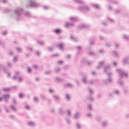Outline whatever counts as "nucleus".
Returning <instances> with one entry per match:
<instances>
[{"label":"nucleus","instance_id":"f257e3e1","mask_svg":"<svg viewBox=\"0 0 129 129\" xmlns=\"http://www.w3.org/2000/svg\"><path fill=\"white\" fill-rule=\"evenodd\" d=\"M101 67H103L104 73H107L109 76L112 75V73L110 72V66H104V61L100 62L97 68V69H99L100 68H101Z\"/></svg>","mask_w":129,"mask_h":129},{"label":"nucleus","instance_id":"412c9836","mask_svg":"<svg viewBox=\"0 0 129 129\" xmlns=\"http://www.w3.org/2000/svg\"><path fill=\"white\" fill-rule=\"evenodd\" d=\"M70 20L72 22H76L78 19L76 17H71L70 18Z\"/></svg>","mask_w":129,"mask_h":129},{"label":"nucleus","instance_id":"9d476101","mask_svg":"<svg viewBox=\"0 0 129 129\" xmlns=\"http://www.w3.org/2000/svg\"><path fill=\"white\" fill-rule=\"evenodd\" d=\"M52 97H53V100H54V101H58L60 100V97H59V96L54 95H53Z\"/></svg>","mask_w":129,"mask_h":129},{"label":"nucleus","instance_id":"72a5a7b5","mask_svg":"<svg viewBox=\"0 0 129 129\" xmlns=\"http://www.w3.org/2000/svg\"><path fill=\"white\" fill-rule=\"evenodd\" d=\"M27 51H30V52H33V48H32L30 47H27Z\"/></svg>","mask_w":129,"mask_h":129},{"label":"nucleus","instance_id":"774afa93","mask_svg":"<svg viewBox=\"0 0 129 129\" xmlns=\"http://www.w3.org/2000/svg\"><path fill=\"white\" fill-rule=\"evenodd\" d=\"M129 117V114H126V118H128Z\"/></svg>","mask_w":129,"mask_h":129},{"label":"nucleus","instance_id":"3c124183","mask_svg":"<svg viewBox=\"0 0 129 129\" xmlns=\"http://www.w3.org/2000/svg\"><path fill=\"white\" fill-rule=\"evenodd\" d=\"M17 60H18V58L17 57V56H15L14 58L13 61H14V62H17Z\"/></svg>","mask_w":129,"mask_h":129},{"label":"nucleus","instance_id":"393cba45","mask_svg":"<svg viewBox=\"0 0 129 129\" xmlns=\"http://www.w3.org/2000/svg\"><path fill=\"white\" fill-rule=\"evenodd\" d=\"M123 39L125 40H128L129 39V36L126 35H123Z\"/></svg>","mask_w":129,"mask_h":129},{"label":"nucleus","instance_id":"1a4fd4ad","mask_svg":"<svg viewBox=\"0 0 129 129\" xmlns=\"http://www.w3.org/2000/svg\"><path fill=\"white\" fill-rule=\"evenodd\" d=\"M76 128L77 129H82V125L80 122H76L75 124Z\"/></svg>","mask_w":129,"mask_h":129},{"label":"nucleus","instance_id":"de8ad7c7","mask_svg":"<svg viewBox=\"0 0 129 129\" xmlns=\"http://www.w3.org/2000/svg\"><path fill=\"white\" fill-rule=\"evenodd\" d=\"M51 73H52V71H46L45 72V74H51Z\"/></svg>","mask_w":129,"mask_h":129},{"label":"nucleus","instance_id":"7ed1b4c3","mask_svg":"<svg viewBox=\"0 0 129 129\" xmlns=\"http://www.w3.org/2000/svg\"><path fill=\"white\" fill-rule=\"evenodd\" d=\"M23 12H24V10H23V9L21 8H18L14 10V14H15L17 17H21Z\"/></svg>","mask_w":129,"mask_h":129},{"label":"nucleus","instance_id":"dca6fc26","mask_svg":"<svg viewBox=\"0 0 129 129\" xmlns=\"http://www.w3.org/2000/svg\"><path fill=\"white\" fill-rule=\"evenodd\" d=\"M74 119H77V118H79V112H77L73 116Z\"/></svg>","mask_w":129,"mask_h":129},{"label":"nucleus","instance_id":"13d9d810","mask_svg":"<svg viewBox=\"0 0 129 129\" xmlns=\"http://www.w3.org/2000/svg\"><path fill=\"white\" fill-rule=\"evenodd\" d=\"M13 101L14 104H17V102H16V98H13Z\"/></svg>","mask_w":129,"mask_h":129},{"label":"nucleus","instance_id":"bf43d9fd","mask_svg":"<svg viewBox=\"0 0 129 129\" xmlns=\"http://www.w3.org/2000/svg\"><path fill=\"white\" fill-rule=\"evenodd\" d=\"M27 71L28 72H29V73H30L31 72V71H32V69H31V68H28L27 69Z\"/></svg>","mask_w":129,"mask_h":129},{"label":"nucleus","instance_id":"4d7b16f0","mask_svg":"<svg viewBox=\"0 0 129 129\" xmlns=\"http://www.w3.org/2000/svg\"><path fill=\"white\" fill-rule=\"evenodd\" d=\"M90 45H93V44H94V40H91L90 41Z\"/></svg>","mask_w":129,"mask_h":129},{"label":"nucleus","instance_id":"2f4dec72","mask_svg":"<svg viewBox=\"0 0 129 129\" xmlns=\"http://www.w3.org/2000/svg\"><path fill=\"white\" fill-rule=\"evenodd\" d=\"M66 98L67 100H70V96L68 94H66Z\"/></svg>","mask_w":129,"mask_h":129},{"label":"nucleus","instance_id":"e433bc0d","mask_svg":"<svg viewBox=\"0 0 129 129\" xmlns=\"http://www.w3.org/2000/svg\"><path fill=\"white\" fill-rule=\"evenodd\" d=\"M67 112H68V116H71V112L69 110H67Z\"/></svg>","mask_w":129,"mask_h":129},{"label":"nucleus","instance_id":"5701e85b","mask_svg":"<svg viewBox=\"0 0 129 129\" xmlns=\"http://www.w3.org/2000/svg\"><path fill=\"white\" fill-rule=\"evenodd\" d=\"M112 54L113 55V56H115V57H118L119 56V54L117 52L115 51H114L112 52Z\"/></svg>","mask_w":129,"mask_h":129},{"label":"nucleus","instance_id":"603ef678","mask_svg":"<svg viewBox=\"0 0 129 129\" xmlns=\"http://www.w3.org/2000/svg\"><path fill=\"white\" fill-rule=\"evenodd\" d=\"M33 100L35 102H38V98H37L36 97H34Z\"/></svg>","mask_w":129,"mask_h":129},{"label":"nucleus","instance_id":"0e129e2a","mask_svg":"<svg viewBox=\"0 0 129 129\" xmlns=\"http://www.w3.org/2000/svg\"><path fill=\"white\" fill-rule=\"evenodd\" d=\"M90 84L91 85L94 84V81H91L90 82Z\"/></svg>","mask_w":129,"mask_h":129},{"label":"nucleus","instance_id":"39448f33","mask_svg":"<svg viewBox=\"0 0 129 129\" xmlns=\"http://www.w3.org/2000/svg\"><path fill=\"white\" fill-rule=\"evenodd\" d=\"M29 5L26 6V8H29V7H31L32 8H35L36 7H38L39 6V4L37 3L36 1L31 0L29 2Z\"/></svg>","mask_w":129,"mask_h":129},{"label":"nucleus","instance_id":"6ab92c4d","mask_svg":"<svg viewBox=\"0 0 129 129\" xmlns=\"http://www.w3.org/2000/svg\"><path fill=\"white\" fill-rule=\"evenodd\" d=\"M83 28H88V26L86 25V24H83L80 26H79V29H81Z\"/></svg>","mask_w":129,"mask_h":129},{"label":"nucleus","instance_id":"a878e982","mask_svg":"<svg viewBox=\"0 0 129 129\" xmlns=\"http://www.w3.org/2000/svg\"><path fill=\"white\" fill-rule=\"evenodd\" d=\"M87 109L88 110H92V106L91 104H88Z\"/></svg>","mask_w":129,"mask_h":129},{"label":"nucleus","instance_id":"6e6552de","mask_svg":"<svg viewBox=\"0 0 129 129\" xmlns=\"http://www.w3.org/2000/svg\"><path fill=\"white\" fill-rule=\"evenodd\" d=\"M101 126H103V127H105L106 126H108V121L107 120H104L102 121L101 123Z\"/></svg>","mask_w":129,"mask_h":129},{"label":"nucleus","instance_id":"7c9ffc66","mask_svg":"<svg viewBox=\"0 0 129 129\" xmlns=\"http://www.w3.org/2000/svg\"><path fill=\"white\" fill-rule=\"evenodd\" d=\"M10 108L12 109L14 111H17V108L15 107L14 106L10 105Z\"/></svg>","mask_w":129,"mask_h":129},{"label":"nucleus","instance_id":"864d4df0","mask_svg":"<svg viewBox=\"0 0 129 129\" xmlns=\"http://www.w3.org/2000/svg\"><path fill=\"white\" fill-rule=\"evenodd\" d=\"M7 65L9 67H12V63L10 62H7Z\"/></svg>","mask_w":129,"mask_h":129},{"label":"nucleus","instance_id":"cd10ccee","mask_svg":"<svg viewBox=\"0 0 129 129\" xmlns=\"http://www.w3.org/2000/svg\"><path fill=\"white\" fill-rule=\"evenodd\" d=\"M38 44H40L41 46H43L44 45V42L42 40H38L37 41Z\"/></svg>","mask_w":129,"mask_h":129},{"label":"nucleus","instance_id":"c85d7f7f","mask_svg":"<svg viewBox=\"0 0 129 129\" xmlns=\"http://www.w3.org/2000/svg\"><path fill=\"white\" fill-rule=\"evenodd\" d=\"M40 97L42 100H46V96L45 95H41Z\"/></svg>","mask_w":129,"mask_h":129},{"label":"nucleus","instance_id":"680f3d73","mask_svg":"<svg viewBox=\"0 0 129 129\" xmlns=\"http://www.w3.org/2000/svg\"><path fill=\"white\" fill-rule=\"evenodd\" d=\"M89 55H94V53H93L92 51H90L89 52Z\"/></svg>","mask_w":129,"mask_h":129},{"label":"nucleus","instance_id":"8fccbe9b","mask_svg":"<svg viewBox=\"0 0 129 129\" xmlns=\"http://www.w3.org/2000/svg\"><path fill=\"white\" fill-rule=\"evenodd\" d=\"M26 109H27L28 110H30V106H29V105H26L25 106Z\"/></svg>","mask_w":129,"mask_h":129},{"label":"nucleus","instance_id":"9b49d317","mask_svg":"<svg viewBox=\"0 0 129 129\" xmlns=\"http://www.w3.org/2000/svg\"><path fill=\"white\" fill-rule=\"evenodd\" d=\"M82 81L84 83V84H87V83H88V82L86 80V76H84L82 77Z\"/></svg>","mask_w":129,"mask_h":129},{"label":"nucleus","instance_id":"e2e57ef3","mask_svg":"<svg viewBox=\"0 0 129 129\" xmlns=\"http://www.w3.org/2000/svg\"><path fill=\"white\" fill-rule=\"evenodd\" d=\"M43 9H44V10H48V9H49V7H48L47 6H43Z\"/></svg>","mask_w":129,"mask_h":129},{"label":"nucleus","instance_id":"c9c22d12","mask_svg":"<svg viewBox=\"0 0 129 129\" xmlns=\"http://www.w3.org/2000/svg\"><path fill=\"white\" fill-rule=\"evenodd\" d=\"M9 117L11 119H15V118H16V117H15V116H14V115H9Z\"/></svg>","mask_w":129,"mask_h":129},{"label":"nucleus","instance_id":"052dcab7","mask_svg":"<svg viewBox=\"0 0 129 129\" xmlns=\"http://www.w3.org/2000/svg\"><path fill=\"white\" fill-rule=\"evenodd\" d=\"M2 69H4V65L3 64L0 65V70H2Z\"/></svg>","mask_w":129,"mask_h":129},{"label":"nucleus","instance_id":"c756f323","mask_svg":"<svg viewBox=\"0 0 129 129\" xmlns=\"http://www.w3.org/2000/svg\"><path fill=\"white\" fill-rule=\"evenodd\" d=\"M66 86H68V87H70V88H72V87H73V85L71 83H68Z\"/></svg>","mask_w":129,"mask_h":129},{"label":"nucleus","instance_id":"b1692460","mask_svg":"<svg viewBox=\"0 0 129 129\" xmlns=\"http://www.w3.org/2000/svg\"><path fill=\"white\" fill-rule=\"evenodd\" d=\"M71 40H72V41H74V42H78V41L77 38H74V37H73V36H71Z\"/></svg>","mask_w":129,"mask_h":129},{"label":"nucleus","instance_id":"09e8293b","mask_svg":"<svg viewBox=\"0 0 129 129\" xmlns=\"http://www.w3.org/2000/svg\"><path fill=\"white\" fill-rule=\"evenodd\" d=\"M55 33H56V34H59V33H60V30H59V29H56V30H55Z\"/></svg>","mask_w":129,"mask_h":129},{"label":"nucleus","instance_id":"473e14b6","mask_svg":"<svg viewBox=\"0 0 129 129\" xmlns=\"http://www.w3.org/2000/svg\"><path fill=\"white\" fill-rule=\"evenodd\" d=\"M60 70H61V69L57 68L55 69V73H58V72H60Z\"/></svg>","mask_w":129,"mask_h":129},{"label":"nucleus","instance_id":"4c0bfd02","mask_svg":"<svg viewBox=\"0 0 129 129\" xmlns=\"http://www.w3.org/2000/svg\"><path fill=\"white\" fill-rule=\"evenodd\" d=\"M96 120H97V121H99V122H100V121H101V117H97L96 118Z\"/></svg>","mask_w":129,"mask_h":129},{"label":"nucleus","instance_id":"ddd939ff","mask_svg":"<svg viewBox=\"0 0 129 129\" xmlns=\"http://www.w3.org/2000/svg\"><path fill=\"white\" fill-rule=\"evenodd\" d=\"M113 94H114L115 95H119V94H120V91L118 90H115L113 92Z\"/></svg>","mask_w":129,"mask_h":129},{"label":"nucleus","instance_id":"338daca9","mask_svg":"<svg viewBox=\"0 0 129 129\" xmlns=\"http://www.w3.org/2000/svg\"><path fill=\"white\" fill-rule=\"evenodd\" d=\"M7 31H4L2 33V35H7Z\"/></svg>","mask_w":129,"mask_h":129},{"label":"nucleus","instance_id":"2eb2a0df","mask_svg":"<svg viewBox=\"0 0 129 129\" xmlns=\"http://www.w3.org/2000/svg\"><path fill=\"white\" fill-rule=\"evenodd\" d=\"M9 97H10V95L5 94L4 95H3V98H4L6 102H8V99H9Z\"/></svg>","mask_w":129,"mask_h":129},{"label":"nucleus","instance_id":"a211bd4d","mask_svg":"<svg viewBox=\"0 0 129 129\" xmlns=\"http://www.w3.org/2000/svg\"><path fill=\"white\" fill-rule=\"evenodd\" d=\"M65 120L67 124H71V120H70L69 118H66Z\"/></svg>","mask_w":129,"mask_h":129},{"label":"nucleus","instance_id":"f3484780","mask_svg":"<svg viewBox=\"0 0 129 129\" xmlns=\"http://www.w3.org/2000/svg\"><path fill=\"white\" fill-rule=\"evenodd\" d=\"M77 4H84V1L82 0H74Z\"/></svg>","mask_w":129,"mask_h":129},{"label":"nucleus","instance_id":"69168bd1","mask_svg":"<svg viewBox=\"0 0 129 129\" xmlns=\"http://www.w3.org/2000/svg\"><path fill=\"white\" fill-rule=\"evenodd\" d=\"M35 53L37 56H40V52L39 51H36Z\"/></svg>","mask_w":129,"mask_h":129},{"label":"nucleus","instance_id":"58836bf2","mask_svg":"<svg viewBox=\"0 0 129 129\" xmlns=\"http://www.w3.org/2000/svg\"><path fill=\"white\" fill-rule=\"evenodd\" d=\"M118 84L120 85H123V83L121 81H120V80H119L118 81Z\"/></svg>","mask_w":129,"mask_h":129},{"label":"nucleus","instance_id":"f704fd0d","mask_svg":"<svg viewBox=\"0 0 129 129\" xmlns=\"http://www.w3.org/2000/svg\"><path fill=\"white\" fill-rule=\"evenodd\" d=\"M48 51H49V52H51V51H53V50H54V48L49 47H48Z\"/></svg>","mask_w":129,"mask_h":129},{"label":"nucleus","instance_id":"5fc2aeb1","mask_svg":"<svg viewBox=\"0 0 129 129\" xmlns=\"http://www.w3.org/2000/svg\"><path fill=\"white\" fill-rule=\"evenodd\" d=\"M87 63L88 65L90 66V65H91V64H92V61H87Z\"/></svg>","mask_w":129,"mask_h":129},{"label":"nucleus","instance_id":"79ce46f5","mask_svg":"<svg viewBox=\"0 0 129 129\" xmlns=\"http://www.w3.org/2000/svg\"><path fill=\"white\" fill-rule=\"evenodd\" d=\"M4 91H5V92H8V91H10V88H5L3 89Z\"/></svg>","mask_w":129,"mask_h":129},{"label":"nucleus","instance_id":"423d86ee","mask_svg":"<svg viewBox=\"0 0 129 129\" xmlns=\"http://www.w3.org/2000/svg\"><path fill=\"white\" fill-rule=\"evenodd\" d=\"M14 80H17L18 79L19 82H23L24 79L21 77H19V73L16 72L15 75L13 77Z\"/></svg>","mask_w":129,"mask_h":129},{"label":"nucleus","instance_id":"4468645a","mask_svg":"<svg viewBox=\"0 0 129 129\" xmlns=\"http://www.w3.org/2000/svg\"><path fill=\"white\" fill-rule=\"evenodd\" d=\"M28 125H29V126L33 127V126H35L36 124L33 121H29L28 122Z\"/></svg>","mask_w":129,"mask_h":129},{"label":"nucleus","instance_id":"49530a36","mask_svg":"<svg viewBox=\"0 0 129 129\" xmlns=\"http://www.w3.org/2000/svg\"><path fill=\"white\" fill-rule=\"evenodd\" d=\"M19 98H23V97H24V94L22 93L19 94Z\"/></svg>","mask_w":129,"mask_h":129},{"label":"nucleus","instance_id":"c03bdc74","mask_svg":"<svg viewBox=\"0 0 129 129\" xmlns=\"http://www.w3.org/2000/svg\"><path fill=\"white\" fill-rule=\"evenodd\" d=\"M99 52L101 53V54H103V53H104V50H103V49H100L99 50Z\"/></svg>","mask_w":129,"mask_h":129},{"label":"nucleus","instance_id":"0eeeda50","mask_svg":"<svg viewBox=\"0 0 129 129\" xmlns=\"http://www.w3.org/2000/svg\"><path fill=\"white\" fill-rule=\"evenodd\" d=\"M79 10L82 12H89V11H90V8H89L88 6H84V7H79Z\"/></svg>","mask_w":129,"mask_h":129},{"label":"nucleus","instance_id":"aec40b11","mask_svg":"<svg viewBox=\"0 0 129 129\" xmlns=\"http://www.w3.org/2000/svg\"><path fill=\"white\" fill-rule=\"evenodd\" d=\"M58 113H59V114H60V115H62V114H64V111H63V109L60 108L58 109Z\"/></svg>","mask_w":129,"mask_h":129},{"label":"nucleus","instance_id":"f8f14e48","mask_svg":"<svg viewBox=\"0 0 129 129\" xmlns=\"http://www.w3.org/2000/svg\"><path fill=\"white\" fill-rule=\"evenodd\" d=\"M64 27L66 28H70L71 27H74V24H71V23H67L65 24Z\"/></svg>","mask_w":129,"mask_h":129},{"label":"nucleus","instance_id":"f03ea898","mask_svg":"<svg viewBox=\"0 0 129 129\" xmlns=\"http://www.w3.org/2000/svg\"><path fill=\"white\" fill-rule=\"evenodd\" d=\"M116 72L119 74L120 78H122V77L127 78V74L125 73L123 70L121 69H117Z\"/></svg>","mask_w":129,"mask_h":129},{"label":"nucleus","instance_id":"ea45409f","mask_svg":"<svg viewBox=\"0 0 129 129\" xmlns=\"http://www.w3.org/2000/svg\"><path fill=\"white\" fill-rule=\"evenodd\" d=\"M4 108L5 109L6 112H10V111H9V109H8V108H7V106H5Z\"/></svg>","mask_w":129,"mask_h":129},{"label":"nucleus","instance_id":"a19ab883","mask_svg":"<svg viewBox=\"0 0 129 129\" xmlns=\"http://www.w3.org/2000/svg\"><path fill=\"white\" fill-rule=\"evenodd\" d=\"M56 80L58 82L60 81H63V80L59 78H56Z\"/></svg>","mask_w":129,"mask_h":129},{"label":"nucleus","instance_id":"37998d69","mask_svg":"<svg viewBox=\"0 0 129 129\" xmlns=\"http://www.w3.org/2000/svg\"><path fill=\"white\" fill-rule=\"evenodd\" d=\"M25 15L26 16H30L31 13H30V12L27 11V12H26L25 13Z\"/></svg>","mask_w":129,"mask_h":129},{"label":"nucleus","instance_id":"bb28decb","mask_svg":"<svg viewBox=\"0 0 129 129\" xmlns=\"http://www.w3.org/2000/svg\"><path fill=\"white\" fill-rule=\"evenodd\" d=\"M92 6L95 9H97L98 10L99 9V5L97 4H92Z\"/></svg>","mask_w":129,"mask_h":129},{"label":"nucleus","instance_id":"6e6d98bb","mask_svg":"<svg viewBox=\"0 0 129 129\" xmlns=\"http://www.w3.org/2000/svg\"><path fill=\"white\" fill-rule=\"evenodd\" d=\"M88 90L90 92V93H91V94H92V93H93V91H92V90H91V89H88Z\"/></svg>","mask_w":129,"mask_h":129},{"label":"nucleus","instance_id":"a18cd8bd","mask_svg":"<svg viewBox=\"0 0 129 129\" xmlns=\"http://www.w3.org/2000/svg\"><path fill=\"white\" fill-rule=\"evenodd\" d=\"M16 50L18 51V52H21L22 51V48H20V47H17L16 48Z\"/></svg>","mask_w":129,"mask_h":129},{"label":"nucleus","instance_id":"20e7f679","mask_svg":"<svg viewBox=\"0 0 129 129\" xmlns=\"http://www.w3.org/2000/svg\"><path fill=\"white\" fill-rule=\"evenodd\" d=\"M111 82H112V79L111 78L110 76H109V78L102 81V83L105 85H108L110 84Z\"/></svg>","mask_w":129,"mask_h":129},{"label":"nucleus","instance_id":"4be33fe9","mask_svg":"<svg viewBox=\"0 0 129 129\" xmlns=\"http://www.w3.org/2000/svg\"><path fill=\"white\" fill-rule=\"evenodd\" d=\"M57 46L59 47L60 50H63V47H64V45L62 43H59Z\"/></svg>","mask_w":129,"mask_h":129}]
</instances>
